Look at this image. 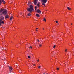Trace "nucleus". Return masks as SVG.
<instances>
[{
  "mask_svg": "<svg viewBox=\"0 0 74 74\" xmlns=\"http://www.w3.org/2000/svg\"><path fill=\"white\" fill-rule=\"evenodd\" d=\"M33 66H35V64H33Z\"/></svg>",
  "mask_w": 74,
  "mask_h": 74,
  "instance_id": "36",
  "label": "nucleus"
},
{
  "mask_svg": "<svg viewBox=\"0 0 74 74\" xmlns=\"http://www.w3.org/2000/svg\"><path fill=\"white\" fill-rule=\"evenodd\" d=\"M42 46V45L41 44H39V47H41Z\"/></svg>",
  "mask_w": 74,
  "mask_h": 74,
  "instance_id": "26",
  "label": "nucleus"
},
{
  "mask_svg": "<svg viewBox=\"0 0 74 74\" xmlns=\"http://www.w3.org/2000/svg\"><path fill=\"white\" fill-rule=\"evenodd\" d=\"M43 30H44V28H43Z\"/></svg>",
  "mask_w": 74,
  "mask_h": 74,
  "instance_id": "39",
  "label": "nucleus"
},
{
  "mask_svg": "<svg viewBox=\"0 0 74 74\" xmlns=\"http://www.w3.org/2000/svg\"><path fill=\"white\" fill-rule=\"evenodd\" d=\"M39 61V59H38V60H37V62H38Z\"/></svg>",
  "mask_w": 74,
  "mask_h": 74,
  "instance_id": "29",
  "label": "nucleus"
},
{
  "mask_svg": "<svg viewBox=\"0 0 74 74\" xmlns=\"http://www.w3.org/2000/svg\"><path fill=\"white\" fill-rule=\"evenodd\" d=\"M40 67H41V66H38V68L39 69H40Z\"/></svg>",
  "mask_w": 74,
  "mask_h": 74,
  "instance_id": "28",
  "label": "nucleus"
},
{
  "mask_svg": "<svg viewBox=\"0 0 74 74\" xmlns=\"http://www.w3.org/2000/svg\"><path fill=\"white\" fill-rule=\"evenodd\" d=\"M0 26H1V22H0Z\"/></svg>",
  "mask_w": 74,
  "mask_h": 74,
  "instance_id": "23",
  "label": "nucleus"
},
{
  "mask_svg": "<svg viewBox=\"0 0 74 74\" xmlns=\"http://www.w3.org/2000/svg\"><path fill=\"white\" fill-rule=\"evenodd\" d=\"M3 11V9H2L0 10V11L1 12H2V13L3 14H4L5 15L7 14V11L6 10H4Z\"/></svg>",
  "mask_w": 74,
  "mask_h": 74,
  "instance_id": "2",
  "label": "nucleus"
},
{
  "mask_svg": "<svg viewBox=\"0 0 74 74\" xmlns=\"http://www.w3.org/2000/svg\"><path fill=\"white\" fill-rule=\"evenodd\" d=\"M1 23H3V24H4V21H1Z\"/></svg>",
  "mask_w": 74,
  "mask_h": 74,
  "instance_id": "17",
  "label": "nucleus"
},
{
  "mask_svg": "<svg viewBox=\"0 0 74 74\" xmlns=\"http://www.w3.org/2000/svg\"><path fill=\"white\" fill-rule=\"evenodd\" d=\"M38 42H39L40 40H38Z\"/></svg>",
  "mask_w": 74,
  "mask_h": 74,
  "instance_id": "31",
  "label": "nucleus"
},
{
  "mask_svg": "<svg viewBox=\"0 0 74 74\" xmlns=\"http://www.w3.org/2000/svg\"><path fill=\"white\" fill-rule=\"evenodd\" d=\"M57 70H59V68H57Z\"/></svg>",
  "mask_w": 74,
  "mask_h": 74,
  "instance_id": "20",
  "label": "nucleus"
},
{
  "mask_svg": "<svg viewBox=\"0 0 74 74\" xmlns=\"http://www.w3.org/2000/svg\"><path fill=\"white\" fill-rule=\"evenodd\" d=\"M42 2H43L44 3H47V0H42Z\"/></svg>",
  "mask_w": 74,
  "mask_h": 74,
  "instance_id": "5",
  "label": "nucleus"
},
{
  "mask_svg": "<svg viewBox=\"0 0 74 74\" xmlns=\"http://www.w3.org/2000/svg\"><path fill=\"white\" fill-rule=\"evenodd\" d=\"M2 19H0V22H2Z\"/></svg>",
  "mask_w": 74,
  "mask_h": 74,
  "instance_id": "21",
  "label": "nucleus"
},
{
  "mask_svg": "<svg viewBox=\"0 0 74 74\" xmlns=\"http://www.w3.org/2000/svg\"><path fill=\"white\" fill-rule=\"evenodd\" d=\"M73 25V24L71 23V25Z\"/></svg>",
  "mask_w": 74,
  "mask_h": 74,
  "instance_id": "38",
  "label": "nucleus"
},
{
  "mask_svg": "<svg viewBox=\"0 0 74 74\" xmlns=\"http://www.w3.org/2000/svg\"><path fill=\"white\" fill-rule=\"evenodd\" d=\"M8 67L9 68V71L10 73L12 71V68L11 66H8Z\"/></svg>",
  "mask_w": 74,
  "mask_h": 74,
  "instance_id": "3",
  "label": "nucleus"
},
{
  "mask_svg": "<svg viewBox=\"0 0 74 74\" xmlns=\"http://www.w3.org/2000/svg\"><path fill=\"white\" fill-rule=\"evenodd\" d=\"M59 23H58L57 24V25H59Z\"/></svg>",
  "mask_w": 74,
  "mask_h": 74,
  "instance_id": "35",
  "label": "nucleus"
},
{
  "mask_svg": "<svg viewBox=\"0 0 74 74\" xmlns=\"http://www.w3.org/2000/svg\"><path fill=\"white\" fill-rule=\"evenodd\" d=\"M1 1H2V2L3 1V0H1Z\"/></svg>",
  "mask_w": 74,
  "mask_h": 74,
  "instance_id": "37",
  "label": "nucleus"
},
{
  "mask_svg": "<svg viewBox=\"0 0 74 74\" xmlns=\"http://www.w3.org/2000/svg\"><path fill=\"white\" fill-rule=\"evenodd\" d=\"M36 16H37V17H38V18H39V17H40V15H39L38 14H36Z\"/></svg>",
  "mask_w": 74,
  "mask_h": 74,
  "instance_id": "8",
  "label": "nucleus"
},
{
  "mask_svg": "<svg viewBox=\"0 0 74 74\" xmlns=\"http://www.w3.org/2000/svg\"><path fill=\"white\" fill-rule=\"evenodd\" d=\"M27 10L28 12H30V13L32 12V11H34L33 8V5H31L29 6V8H27Z\"/></svg>",
  "mask_w": 74,
  "mask_h": 74,
  "instance_id": "1",
  "label": "nucleus"
},
{
  "mask_svg": "<svg viewBox=\"0 0 74 74\" xmlns=\"http://www.w3.org/2000/svg\"><path fill=\"white\" fill-rule=\"evenodd\" d=\"M38 29V28H36V30H37V29Z\"/></svg>",
  "mask_w": 74,
  "mask_h": 74,
  "instance_id": "32",
  "label": "nucleus"
},
{
  "mask_svg": "<svg viewBox=\"0 0 74 74\" xmlns=\"http://www.w3.org/2000/svg\"><path fill=\"white\" fill-rule=\"evenodd\" d=\"M29 48H32V46H30V47H29Z\"/></svg>",
  "mask_w": 74,
  "mask_h": 74,
  "instance_id": "24",
  "label": "nucleus"
},
{
  "mask_svg": "<svg viewBox=\"0 0 74 74\" xmlns=\"http://www.w3.org/2000/svg\"><path fill=\"white\" fill-rule=\"evenodd\" d=\"M56 47V45H54V47H53V48H55Z\"/></svg>",
  "mask_w": 74,
  "mask_h": 74,
  "instance_id": "16",
  "label": "nucleus"
},
{
  "mask_svg": "<svg viewBox=\"0 0 74 74\" xmlns=\"http://www.w3.org/2000/svg\"><path fill=\"white\" fill-rule=\"evenodd\" d=\"M56 23H58V21H56Z\"/></svg>",
  "mask_w": 74,
  "mask_h": 74,
  "instance_id": "27",
  "label": "nucleus"
},
{
  "mask_svg": "<svg viewBox=\"0 0 74 74\" xmlns=\"http://www.w3.org/2000/svg\"><path fill=\"white\" fill-rule=\"evenodd\" d=\"M43 21H45V22H46V19H45V17L43 20Z\"/></svg>",
  "mask_w": 74,
  "mask_h": 74,
  "instance_id": "13",
  "label": "nucleus"
},
{
  "mask_svg": "<svg viewBox=\"0 0 74 74\" xmlns=\"http://www.w3.org/2000/svg\"><path fill=\"white\" fill-rule=\"evenodd\" d=\"M37 0H35L34 2V4L35 5H36L37 4Z\"/></svg>",
  "mask_w": 74,
  "mask_h": 74,
  "instance_id": "6",
  "label": "nucleus"
},
{
  "mask_svg": "<svg viewBox=\"0 0 74 74\" xmlns=\"http://www.w3.org/2000/svg\"><path fill=\"white\" fill-rule=\"evenodd\" d=\"M12 19V16H11L10 17V20H11Z\"/></svg>",
  "mask_w": 74,
  "mask_h": 74,
  "instance_id": "12",
  "label": "nucleus"
},
{
  "mask_svg": "<svg viewBox=\"0 0 74 74\" xmlns=\"http://www.w3.org/2000/svg\"><path fill=\"white\" fill-rule=\"evenodd\" d=\"M38 30H36V32H37V31H38Z\"/></svg>",
  "mask_w": 74,
  "mask_h": 74,
  "instance_id": "33",
  "label": "nucleus"
},
{
  "mask_svg": "<svg viewBox=\"0 0 74 74\" xmlns=\"http://www.w3.org/2000/svg\"><path fill=\"white\" fill-rule=\"evenodd\" d=\"M30 15H31V14H30V13H29L27 14V16H30Z\"/></svg>",
  "mask_w": 74,
  "mask_h": 74,
  "instance_id": "11",
  "label": "nucleus"
},
{
  "mask_svg": "<svg viewBox=\"0 0 74 74\" xmlns=\"http://www.w3.org/2000/svg\"><path fill=\"white\" fill-rule=\"evenodd\" d=\"M37 12H38V14H41V11H40L39 9H38L37 10Z\"/></svg>",
  "mask_w": 74,
  "mask_h": 74,
  "instance_id": "4",
  "label": "nucleus"
},
{
  "mask_svg": "<svg viewBox=\"0 0 74 74\" xmlns=\"http://www.w3.org/2000/svg\"><path fill=\"white\" fill-rule=\"evenodd\" d=\"M3 19H4V17H3Z\"/></svg>",
  "mask_w": 74,
  "mask_h": 74,
  "instance_id": "40",
  "label": "nucleus"
},
{
  "mask_svg": "<svg viewBox=\"0 0 74 74\" xmlns=\"http://www.w3.org/2000/svg\"><path fill=\"white\" fill-rule=\"evenodd\" d=\"M45 3H42V5H44L45 7Z\"/></svg>",
  "mask_w": 74,
  "mask_h": 74,
  "instance_id": "15",
  "label": "nucleus"
},
{
  "mask_svg": "<svg viewBox=\"0 0 74 74\" xmlns=\"http://www.w3.org/2000/svg\"><path fill=\"white\" fill-rule=\"evenodd\" d=\"M9 18V16H8V15H7L5 16V19H6V18Z\"/></svg>",
  "mask_w": 74,
  "mask_h": 74,
  "instance_id": "7",
  "label": "nucleus"
},
{
  "mask_svg": "<svg viewBox=\"0 0 74 74\" xmlns=\"http://www.w3.org/2000/svg\"><path fill=\"white\" fill-rule=\"evenodd\" d=\"M37 6H38V7H40V4H39V3H38L37 4Z\"/></svg>",
  "mask_w": 74,
  "mask_h": 74,
  "instance_id": "10",
  "label": "nucleus"
},
{
  "mask_svg": "<svg viewBox=\"0 0 74 74\" xmlns=\"http://www.w3.org/2000/svg\"><path fill=\"white\" fill-rule=\"evenodd\" d=\"M20 15H22V12H21L20 13Z\"/></svg>",
  "mask_w": 74,
  "mask_h": 74,
  "instance_id": "25",
  "label": "nucleus"
},
{
  "mask_svg": "<svg viewBox=\"0 0 74 74\" xmlns=\"http://www.w3.org/2000/svg\"><path fill=\"white\" fill-rule=\"evenodd\" d=\"M67 9L68 10H71V8H70V7H67Z\"/></svg>",
  "mask_w": 74,
  "mask_h": 74,
  "instance_id": "9",
  "label": "nucleus"
},
{
  "mask_svg": "<svg viewBox=\"0 0 74 74\" xmlns=\"http://www.w3.org/2000/svg\"><path fill=\"white\" fill-rule=\"evenodd\" d=\"M35 8H37V6H35Z\"/></svg>",
  "mask_w": 74,
  "mask_h": 74,
  "instance_id": "30",
  "label": "nucleus"
},
{
  "mask_svg": "<svg viewBox=\"0 0 74 74\" xmlns=\"http://www.w3.org/2000/svg\"><path fill=\"white\" fill-rule=\"evenodd\" d=\"M67 51V49H66L65 51V52H66Z\"/></svg>",
  "mask_w": 74,
  "mask_h": 74,
  "instance_id": "22",
  "label": "nucleus"
},
{
  "mask_svg": "<svg viewBox=\"0 0 74 74\" xmlns=\"http://www.w3.org/2000/svg\"><path fill=\"white\" fill-rule=\"evenodd\" d=\"M37 9H36V8H35V10H36Z\"/></svg>",
  "mask_w": 74,
  "mask_h": 74,
  "instance_id": "34",
  "label": "nucleus"
},
{
  "mask_svg": "<svg viewBox=\"0 0 74 74\" xmlns=\"http://www.w3.org/2000/svg\"><path fill=\"white\" fill-rule=\"evenodd\" d=\"M3 4H5V1H4V0H3V2H2V3H3Z\"/></svg>",
  "mask_w": 74,
  "mask_h": 74,
  "instance_id": "14",
  "label": "nucleus"
},
{
  "mask_svg": "<svg viewBox=\"0 0 74 74\" xmlns=\"http://www.w3.org/2000/svg\"><path fill=\"white\" fill-rule=\"evenodd\" d=\"M2 3L1 0H0V5L1 4V3Z\"/></svg>",
  "mask_w": 74,
  "mask_h": 74,
  "instance_id": "18",
  "label": "nucleus"
},
{
  "mask_svg": "<svg viewBox=\"0 0 74 74\" xmlns=\"http://www.w3.org/2000/svg\"><path fill=\"white\" fill-rule=\"evenodd\" d=\"M28 58H29V59H30V56H28Z\"/></svg>",
  "mask_w": 74,
  "mask_h": 74,
  "instance_id": "19",
  "label": "nucleus"
}]
</instances>
